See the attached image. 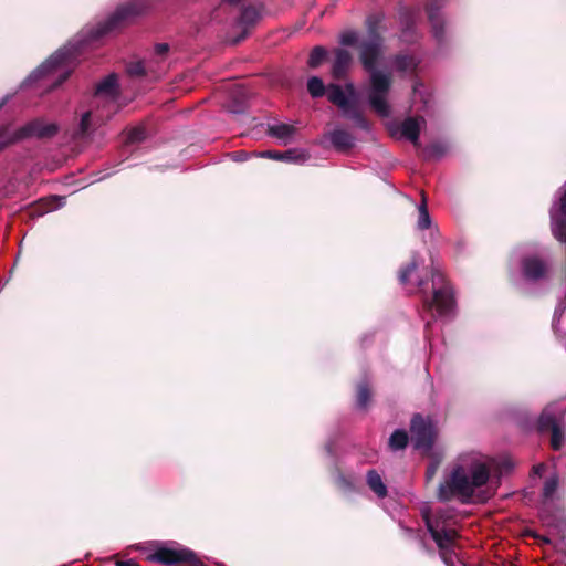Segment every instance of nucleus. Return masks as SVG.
I'll list each match as a JSON object with an SVG mask.
<instances>
[{"label":"nucleus","mask_w":566,"mask_h":566,"mask_svg":"<svg viewBox=\"0 0 566 566\" xmlns=\"http://www.w3.org/2000/svg\"><path fill=\"white\" fill-rule=\"evenodd\" d=\"M419 256L413 253L411 260L398 271L400 284H413L422 296V307L430 312L432 321L454 315L457 302L454 291L444 274L439 270L420 271Z\"/></svg>","instance_id":"1"},{"label":"nucleus","mask_w":566,"mask_h":566,"mask_svg":"<svg viewBox=\"0 0 566 566\" xmlns=\"http://www.w3.org/2000/svg\"><path fill=\"white\" fill-rule=\"evenodd\" d=\"M155 55L164 60L169 52V45L167 43H158L155 45Z\"/></svg>","instance_id":"38"},{"label":"nucleus","mask_w":566,"mask_h":566,"mask_svg":"<svg viewBox=\"0 0 566 566\" xmlns=\"http://www.w3.org/2000/svg\"><path fill=\"white\" fill-rule=\"evenodd\" d=\"M417 224L420 230L428 229L431 224V219H430L429 211L427 208V199H426V196L423 192H422V201H421V205L419 206V218H418Z\"/></svg>","instance_id":"28"},{"label":"nucleus","mask_w":566,"mask_h":566,"mask_svg":"<svg viewBox=\"0 0 566 566\" xmlns=\"http://www.w3.org/2000/svg\"><path fill=\"white\" fill-rule=\"evenodd\" d=\"M543 469V464L535 467L534 470L536 473H539V471Z\"/></svg>","instance_id":"48"},{"label":"nucleus","mask_w":566,"mask_h":566,"mask_svg":"<svg viewBox=\"0 0 566 566\" xmlns=\"http://www.w3.org/2000/svg\"><path fill=\"white\" fill-rule=\"evenodd\" d=\"M431 324H432V321H428V322L426 323V329H429V328L431 327Z\"/></svg>","instance_id":"49"},{"label":"nucleus","mask_w":566,"mask_h":566,"mask_svg":"<svg viewBox=\"0 0 566 566\" xmlns=\"http://www.w3.org/2000/svg\"><path fill=\"white\" fill-rule=\"evenodd\" d=\"M448 153V145L441 142H434L422 150L426 160H438Z\"/></svg>","instance_id":"22"},{"label":"nucleus","mask_w":566,"mask_h":566,"mask_svg":"<svg viewBox=\"0 0 566 566\" xmlns=\"http://www.w3.org/2000/svg\"><path fill=\"white\" fill-rule=\"evenodd\" d=\"M431 518L433 521V525H436L438 530L446 527L453 518L452 510L439 509L434 512L433 515L431 514Z\"/></svg>","instance_id":"26"},{"label":"nucleus","mask_w":566,"mask_h":566,"mask_svg":"<svg viewBox=\"0 0 566 566\" xmlns=\"http://www.w3.org/2000/svg\"><path fill=\"white\" fill-rule=\"evenodd\" d=\"M558 488V479L556 476H552L545 481L543 486L542 496L546 502L553 497Z\"/></svg>","instance_id":"30"},{"label":"nucleus","mask_w":566,"mask_h":566,"mask_svg":"<svg viewBox=\"0 0 566 566\" xmlns=\"http://www.w3.org/2000/svg\"><path fill=\"white\" fill-rule=\"evenodd\" d=\"M566 410L556 402L548 403L541 412L537 429L541 432L551 431V447L557 451L563 447L564 432L562 422L565 419Z\"/></svg>","instance_id":"5"},{"label":"nucleus","mask_w":566,"mask_h":566,"mask_svg":"<svg viewBox=\"0 0 566 566\" xmlns=\"http://www.w3.org/2000/svg\"><path fill=\"white\" fill-rule=\"evenodd\" d=\"M146 137V132L143 127H135L133 129L129 130L128 133V136H127V142L128 143H139L142 140H144Z\"/></svg>","instance_id":"34"},{"label":"nucleus","mask_w":566,"mask_h":566,"mask_svg":"<svg viewBox=\"0 0 566 566\" xmlns=\"http://www.w3.org/2000/svg\"><path fill=\"white\" fill-rule=\"evenodd\" d=\"M139 11L134 3L122 6L117 8V10L107 20L93 29L91 31L90 38L92 40H98L104 35L120 29L127 18L137 15Z\"/></svg>","instance_id":"8"},{"label":"nucleus","mask_w":566,"mask_h":566,"mask_svg":"<svg viewBox=\"0 0 566 566\" xmlns=\"http://www.w3.org/2000/svg\"><path fill=\"white\" fill-rule=\"evenodd\" d=\"M421 515L426 523L428 532L430 533L432 539L436 542L439 549H447L455 542L459 534L454 528L442 527L438 530L437 526L433 525V521L431 518V513L429 510H423Z\"/></svg>","instance_id":"9"},{"label":"nucleus","mask_w":566,"mask_h":566,"mask_svg":"<svg viewBox=\"0 0 566 566\" xmlns=\"http://www.w3.org/2000/svg\"><path fill=\"white\" fill-rule=\"evenodd\" d=\"M223 1L229 4H238L241 0H223Z\"/></svg>","instance_id":"47"},{"label":"nucleus","mask_w":566,"mask_h":566,"mask_svg":"<svg viewBox=\"0 0 566 566\" xmlns=\"http://www.w3.org/2000/svg\"><path fill=\"white\" fill-rule=\"evenodd\" d=\"M368 40L379 39V43L382 44L384 39L378 30V20L376 18L368 19Z\"/></svg>","instance_id":"33"},{"label":"nucleus","mask_w":566,"mask_h":566,"mask_svg":"<svg viewBox=\"0 0 566 566\" xmlns=\"http://www.w3.org/2000/svg\"><path fill=\"white\" fill-rule=\"evenodd\" d=\"M296 133L295 126L291 124H273L268 125L266 134L270 137L281 140L284 145H287Z\"/></svg>","instance_id":"16"},{"label":"nucleus","mask_w":566,"mask_h":566,"mask_svg":"<svg viewBox=\"0 0 566 566\" xmlns=\"http://www.w3.org/2000/svg\"><path fill=\"white\" fill-rule=\"evenodd\" d=\"M95 94L115 97L118 94L117 76L115 74H109L106 76L101 83L97 84Z\"/></svg>","instance_id":"20"},{"label":"nucleus","mask_w":566,"mask_h":566,"mask_svg":"<svg viewBox=\"0 0 566 566\" xmlns=\"http://www.w3.org/2000/svg\"><path fill=\"white\" fill-rule=\"evenodd\" d=\"M422 83L420 82H415L413 86H412V92H413V98L417 99L419 98L421 102H423L424 104V107L427 108L428 105H429V96H426L422 91L420 90L422 87Z\"/></svg>","instance_id":"37"},{"label":"nucleus","mask_w":566,"mask_h":566,"mask_svg":"<svg viewBox=\"0 0 566 566\" xmlns=\"http://www.w3.org/2000/svg\"><path fill=\"white\" fill-rule=\"evenodd\" d=\"M542 541H543L544 543H549V539H548L547 537H543V538H542Z\"/></svg>","instance_id":"50"},{"label":"nucleus","mask_w":566,"mask_h":566,"mask_svg":"<svg viewBox=\"0 0 566 566\" xmlns=\"http://www.w3.org/2000/svg\"><path fill=\"white\" fill-rule=\"evenodd\" d=\"M59 132L54 123H45L42 119H34L17 130L19 140L27 137L52 138Z\"/></svg>","instance_id":"10"},{"label":"nucleus","mask_w":566,"mask_h":566,"mask_svg":"<svg viewBox=\"0 0 566 566\" xmlns=\"http://www.w3.org/2000/svg\"><path fill=\"white\" fill-rule=\"evenodd\" d=\"M70 76V72L66 71L64 73H62L59 78L52 84V87L53 88H56L59 87L62 83H64Z\"/></svg>","instance_id":"42"},{"label":"nucleus","mask_w":566,"mask_h":566,"mask_svg":"<svg viewBox=\"0 0 566 566\" xmlns=\"http://www.w3.org/2000/svg\"><path fill=\"white\" fill-rule=\"evenodd\" d=\"M402 33L407 40L412 39L415 30H413L412 21L410 19H407Z\"/></svg>","instance_id":"40"},{"label":"nucleus","mask_w":566,"mask_h":566,"mask_svg":"<svg viewBox=\"0 0 566 566\" xmlns=\"http://www.w3.org/2000/svg\"><path fill=\"white\" fill-rule=\"evenodd\" d=\"M423 124L426 120L422 116L407 117L400 125L401 136L411 142L413 146H420L419 136Z\"/></svg>","instance_id":"13"},{"label":"nucleus","mask_w":566,"mask_h":566,"mask_svg":"<svg viewBox=\"0 0 566 566\" xmlns=\"http://www.w3.org/2000/svg\"><path fill=\"white\" fill-rule=\"evenodd\" d=\"M327 57V51L324 46H314L310 53L307 64L311 69L318 67Z\"/></svg>","instance_id":"25"},{"label":"nucleus","mask_w":566,"mask_h":566,"mask_svg":"<svg viewBox=\"0 0 566 566\" xmlns=\"http://www.w3.org/2000/svg\"><path fill=\"white\" fill-rule=\"evenodd\" d=\"M274 158L294 160L295 159V150H286L284 153H277Z\"/></svg>","instance_id":"41"},{"label":"nucleus","mask_w":566,"mask_h":566,"mask_svg":"<svg viewBox=\"0 0 566 566\" xmlns=\"http://www.w3.org/2000/svg\"><path fill=\"white\" fill-rule=\"evenodd\" d=\"M307 91L314 98L322 97L327 88L325 87L322 78L318 76H312L307 81Z\"/></svg>","instance_id":"27"},{"label":"nucleus","mask_w":566,"mask_h":566,"mask_svg":"<svg viewBox=\"0 0 566 566\" xmlns=\"http://www.w3.org/2000/svg\"><path fill=\"white\" fill-rule=\"evenodd\" d=\"M409 443V434L403 429L395 430L388 441V446L392 451L405 450Z\"/></svg>","instance_id":"21"},{"label":"nucleus","mask_w":566,"mask_h":566,"mask_svg":"<svg viewBox=\"0 0 566 566\" xmlns=\"http://www.w3.org/2000/svg\"><path fill=\"white\" fill-rule=\"evenodd\" d=\"M19 140L18 133L9 134L8 126L0 127V151Z\"/></svg>","instance_id":"29"},{"label":"nucleus","mask_w":566,"mask_h":566,"mask_svg":"<svg viewBox=\"0 0 566 566\" xmlns=\"http://www.w3.org/2000/svg\"><path fill=\"white\" fill-rule=\"evenodd\" d=\"M381 53L382 44L379 43V39L363 41L359 45L360 62L364 69L370 73L369 105L380 117H388L390 106L387 96L391 87V76L376 70Z\"/></svg>","instance_id":"2"},{"label":"nucleus","mask_w":566,"mask_h":566,"mask_svg":"<svg viewBox=\"0 0 566 566\" xmlns=\"http://www.w3.org/2000/svg\"><path fill=\"white\" fill-rule=\"evenodd\" d=\"M245 38V32H243L240 36H238L233 42L234 44L240 43Z\"/></svg>","instance_id":"46"},{"label":"nucleus","mask_w":566,"mask_h":566,"mask_svg":"<svg viewBox=\"0 0 566 566\" xmlns=\"http://www.w3.org/2000/svg\"><path fill=\"white\" fill-rule=\"evenodd\" d=\"M436 471H437V467H436V465H431V467H429V468L427 469V476H428L429 479H431V478L434 475Z\"/></svg>","instance_id":"44"},{"label":"nucleus","mask_w":566,"mask_h":566,"mask_svg":"<svg viewBox=\"0 0 566 566\" xmlns=\"http://www.w3.org/2000/svg\"><path fill=\"white\" fill-rule=\"evenodd\" d=\"M8 99H9V96H4L1 101H0V111L2 109V107L8 103Z\"/></svg>","instance_id":"45"},{"label":"nucleus","mask_w":566,"mask_h":566,"mask_svg":"<svg viewBox=\"0 0 566 566\" xmlns=\"http://www.w3.org/2000/svg\"><path fill=\"white\" fill-rule=\"evenodd\" d=\"M335 483L338 489H340L345 492H352L355 490V484L353 482V479L349 476H346L345 474H343L340 472L337 474V476L335 479Z\"/></svg>","instance_id":"32"},{"label":"nucleus","mask_w":566,"mask_h":566,"mask_svg":"<svg viewBox=\"0 0 566 566\" xmlns=\"http://www.w3.org/2000/svg\"><path fill=\"white\" fill-rule=\"evenodd\" d=\"M40 214H44L45 213V210H40L39 211Z\"/></svg>","instance_id":"51"},{"label":"nucleus","mask_w":566,"mask_h":566,"mask_svg":"<svg viewBox=\"0 0 566 566\" xmlns=\"http://www.w3.org/2000/svg\"><path fill=\"white\" fill-rule=\"evenodd\" d=\"M522 274L528 280L536 282L542 280L547 274V264L538 256H525L521 262Z\"/></svg>","instance_id":"12"},{"label":"nucleus","mask_w":566,"mask_h":566,"mask_svg":"<svg viewBox=\"0 0 566 566\" xmlns=\"http://www.w3.org/2000/svg\"><path fill=\"white\" fill-rule=\"evenodd\" d=\"M91 112H85L80 120L78 128L76 132V136L85 137L88 135L91 129Z\"/></svg>","instance_id":"31"},{"label":"nucleus","mask_w":566,"mask_h":566,"mask_svg":"<svg viewBox=\"0 0 566 566\" xmlns=\"http://www.w3.org/2000/svg\"><path fill=\"white\" fill-rule=\"evenodd\" d=\"M259 19V11L252 7L248 6L242 8L240 17H239V23L244 27H251Z\"/></svg>","instance_id":"24"},{"label":"nucleus","mask_w":566,"mask_h":566,"mask_svg":"<svg viewBox=\"0 0 566 566\" xmlns=\"http://www.w3.org/2000/svg\"><path fill=\"white\" fill-rule=\"evenodd\" d=\"M355 138L345 129L336 128L329 133V142L336 150L346 151L354 147Z\"/></svg>","instance_id":"17"},{"label":"nucleus","mask_w":566,"mask_h":566,"mask_svg":"<svg viewBox=\"0 0 566 566\" xmlns=\"http://www.w3.org/2000/svg\"><path fill=\"white\" fill-rule=\"evenodd\" d=\"M116 566H140L137 562L134 559H127V560H118L116 563Z\"/></svg>","instance_id":"43"},{"label":"nucleus","mask_w":566,"mask_h":566,"mask_svg":"<svg viewBox=\"0 0 566 566\" xmlns=\"http://www.w3.org/2000/svg\"><path fill=\"white\" fill-rule=\"evenodd\" d=\"M70 52L67 50H59L52 54L45 62H43L36 70L30 75V80H40L50 73L56 71L59 67L64 65L70 59Z\"/></svg>","instance_id":"11"},{"label":"nucleus","mask_w":566,"mask_h":566,"mask_svg":"<svg viewBox=\"0 0 566 566\" xmlns=\"http://www.w3.org/2000/svg\"><path fill=\"white\" fill-rule=\"evenodd\" d=\"M358 42V34L356 31H346L340 35V43L346 46H354Z\"/></svg>","instance_id":"35"},{"label":"nucleus","mask_w":566,"mask_h":566,"mask_svg":"<svg viewBox=\"0 0 566 566\" xmlns=\"http://www.w3.org/2000/svg\"><path fill=\"white\" fill-rule=\"evenodd\" d=\"M367 484L378 497L384 499L387 496V488L376 470H369L367 472Z\"/></svg>","instance_id":"19"},{"label":"nucleus","mask_w":566,"mask_h":566,"mask_svg":"<svg viewBox=\"0 0 566 566\" xmlns=\"http://www.w3.org/2000/svg\"><path fill=\"white\" fill-rule=\"evenodd\" d=\"M327 98L332 104L340 108L343 115L353 120L358 128L364 130L369 129V123L364 113L359 109L358 104L346 96L340 85L329 84L327 86Z\"/></svg>","instance_id":"6"},{"label":"nucleus","mask_w":566,"mask_h":566,"mask_svg":"<svg viewBox=\"0 0 566 566\" xmlns=\"http://www.w3.org/2000/svg\"><path fill=\"white\" fill-rule=\"evenodd\" d=\"M410 434L413 449L429 455L439 434L437 422L430 416L415 413L410 420Z\"/></svg>","instance_id":"4"},{"label":"nucleus","mask_w":566,"mask_h":566,"mask_svg":"<svg viewBox=\"0 0 566 566\" xmlns=\"http://www.w3.org/2000/svg\"><path fill=\"white\" fill-rule=\"evenodd\" d=\"M127 72L129 75L137 77L146 75V69L143 62L130 63L127 67Z\"/></svg>","instance_id":"36"},{"label":"nucleus","mask_w":566,"mask_h":566,"mask_svg":"<svg viewBox=\"0 0 566 566\" xmlns=\"http://www.w3.org/2000/svg\"><path fill=\"white\" fill-rule=\"evenodd\" d=\"M490 470L485 463L474 461L469 467L455 465L449 476L440 483L437 497L440 502H449L459 497L462 503H469L475 489L488 483Z\"/></svg>","instance_id":"3"},{"label":"nucleus","mask_w":566,"mask_h":566,"mask_svg":"<svg viewBox=\"0 0 566 566\" xmlns=\"http://www.w3.org/2000/svg\"><path fill=\"white\" fill-rule=\"evenodd\" d=\"M343 90H344L346 96L350 98V101L357 103V92H356V87L353 83H346L345 87Z\"/></svg>","instance_id":"39"},{"label":"nucleus","mask_w":566,"mask_h":566,"mask_svg":"<svg viewBox=\"0 0 566 566\" xmlns=\"http://www.w3.org/2000/svg\"><path fill=\"white\" fill-rule=\"evenodd\" d=\"M373 390L368 380L364 379L356 385V403L360 409H366L371 401Z\"/></svg>","instance_id":"18"},{"label":"nucleus","mask_w":566,"mask_h":566,"mask_svg":"<svg viewBox=\"0 0 566 566\" xmlns=\"http://www.w3.org/2000/svg\"><path fill=\"white\" fill-rule=\"evenodd\" d=\"M148 559L166 566H206L189 548L159 547Z\"/></svg>","instance_id":"7"},{"label":"nucleus","mask_w":566,"mask_h":566,"mask_svg":"<svg viewBox=\"0 0 566 566\" xmlns=\"http://www.w3.org/2000/svg\"><path fill=\"white\" fill-rule=\"evenodd\" d=\"M394 64L399 72H413L418 66V61L413 55L397 54L394 57Z\"/></svg>","instance_id":"23"},{"label":"nucleus","mask_w":566,"mask_h":566,"mask_svg":"<svg viewBox=\"0 0 566 566\" xmlns=\"http://www.w3.org/2000/svg\"><path fill=\"white\" fill-rule=\"evenodd\" d=\"M429 22L431 24L433 36L441 42L444 38V20L440 13V10L434 4H428L426 7Z\"/></svg>","instance_id":"15"},{"label":"nucleus","mask_w":566,"mask_h":566,"mask_svg":"<svg viewBox=\"0 0 566 566\" xmlns=\"http://www.w3.org/2000/svg\"><path fill=\"white\" fill-rule=\"evenodd\" d=\"M334 63L332 66V74L335 78L340 80L346 75V72L352 63V54L344 49H335Z\"/></svg>","instance_id":"14"}]
</instances>
